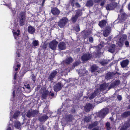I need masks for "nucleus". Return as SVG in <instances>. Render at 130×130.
<instances>
[{"mask_svg":"<svg viewBox=\"0 0 130 130\" xmlns=\"http://www.w3.org/2000/svg\"><path fill=\"white\" fill-rule=\"evenodd\" d=\"M99 69V68L95 64L93 65L91 67V72H94L98 70Z\"/></svg>","mask_w":130,"mask_h":130,"instance_id":"obj_21","label":"nucleus"},{"mask_svg":"<svg viewBox=\"0 0 130 130\" xmlns=\"http://www.w3.org/2000/svg\"><path fill=\"white\" fill-rule=\"evenodd\" d=\"M49 95H51L52 96H53L54 95V94L53 93H52L51 91L50 92Z\"/></svg>","mask_w":130,"mask_h":130,"instance_id":"obj_52","label":"nucleus"},{"mask_svg":"<svg viewBox=\"0 0 130 130\" xmlns=\"http://www.w3.org/2000/svg\"><path fill=\"white\" fill-rule=\"evenodd\" d=\"M7 130H11V128L10 127H8Z\"/></svg>","mask_w":130,"mask_h":130,"instance_id":"obj_62","label":"nucleus"},{"mask_svg":"<svg viewBox=\"0 0 130 130\" xmlns=\"http://www.w3.org/2000/svg\"><path fill=\"white\" fill-rule=\"evenodd\" d=\"M110 123L109 122H108L106 123V125L107 127V129L108 130H109L111 129L110 127Z\"/></svg>","mask_w":130,"mask_h":130,"instance_id":"obj_42","label":"nucleus"},{"mask_svg":"<svg viewBox=\"0 0 130 130\" xmlns=\"http://www.w3.org/2000/svg\"><path fill=\"white\" fill-rule=\"evenodd\" d=\"M26 19L25 12H21L19 17V21L20 26H22L24 25Z\"/></svg>","mask_w":130,"mask_h":130,"instance_id":"obj_1","label":"nucleus"},{"mask_svg":"<svg viewBox=\"0 0 130 130\" xmlns=\"http://www.w3.org/2000/svg\"><path fill=\"white\" fill-rule=\"evenodd\" d=\"M92 56L91 54L88 53H86L82 56L81 58L82 61H85L90 59Z\"/></svg>","mask_w":130,"mask_h":130,"instance_id":"obj_5","label":"nucleus"},{"mask_svg":"<svg viewBox=\"0 0 130 130\" xmlns=\"http://www.w3.org/2000/svg\"><path fill=\"white\" fill-rule=\"evenodd\" d=\"M117 98L119 101H121L122 99V97L121 95H118L117 96Z\"/></svg>","mask_w":130,"mask_h":130,"instance_id":"obj_47","label":"nucleus"},{"mask_svg":"<svg viewBox=\"0 0 130 130\" xmlns=\"http://www.w3.org/2000/svg\"><path fill=\"white\" fill-rule=\"evenodd\" d=\"M123 39H120L119 41L118 42V44L119 46H121L123 45Z\"/></svg>","mask_w":130,"mask_h":130,"instance_id":"obj_29","label":"nucleus"},{"mask_svg":"<svg viewBox=\"0 0 130 130\" xmlns=\"http://www.w3.org/2000/svg\"><path fill=\"white\" fill-rule=\"evenodd\" d=\"M20 31L19 30H17V31L13 32V34L15 39H16L17 37L19 36L20 35Z\"/></svg>","mask_w":130,"mask_h":130,"instance_id":"obj_25","label":"nucleus"},{"mask_svg":"<svg viewBox=\"0 0 130 130\" xmlns=\"http://www.w3.org/2000/svg\"><path fill=\"white\" fill-rule=\"evenodd\" d=\"M114 8L115 6L112 3L107 4L106 7L107 10H109L113 9Z\"/></svg>","mask_w":130,"mask_h":130,"instance_id":"obj_15","label":"nucleus"},{"mask_svg":"<svg viewBox=\"0 0 130 130\" xmlns=\"http://www.w3.org/2000/svg\"><path fill=\"white\" fill-rule=\"evenodd\" d=\"M32 111V117H34L38 113V111L36 110H33Z\"/></svg>","mask_w":130,"mask_h":130,"instance_id":"obj_33","label":"nucleus"},{"mask_svg":"<svg viewBox=\"0 0 130 130\" xmlns=\"http://www.w3.org/2000/svg\"><path fill=\"white\" fill-rule=\"evenodd\" d=\"M112 88H113V87H112L111 86V85H110V86H109V87H108V90H109L110 89H111Z\"/></svg>","mask_w":130,"mask_h":130,"instance_id":"obj_54","label":"nucleus"},{"mask_svg":"<svg viewBox=\"0 0 130 130\" xmlns=\"http://www.w3.org/2000/svg\"><path fill=\"white\" fill-rule=\"evenodd\" d=\"M72 61L73 59L71 57L66 59L64 61V62L67 64H69L70 63L72 62Z\"/></svg>","mask_w":130,"mask_h":130,"instance_id":"obj_23","label":"nucleus"},{"mask_svg":"<svg viewBox=\"0 0 130 130\" xmlns=\"http://www.w3.org/2000/svg\"><path fill=\"white\" fill-rule=\"evenodd\" d=\"M113 88L115 86V85L113 83H112L110 85Z\"/></svg>","mask_w":130,"mask_h":130,"instance_id":"obj_55","label":"nucleus"},{"mask_svg":"<svg viewBox=\"0 0 130 130\" xmlns=\"http://www.w3.org/2000/svg\"><path fill=\"white\" fill-rule=\"evenodd\" d=\"M130 116V111H127L124 112L121 115L122 118H126Z\"/></svg>","mask_w":130,"mask_h":130,"instance_id":"obj_20","label":"nucleus"},{"mask_svg":"<svg viewBox=\"0 0 130 130\" xmlns=\"http://www.w3.org/2000/svg\"><path fill=\"white\" fill-rule=\"evenodd\" d=\"M110 60H104L101 62H100V63L102 65H103L105 64H107Z\"/></svg>","mask_w":130,"mask_h":130,"instance_id":"obj_28","label":"nucleus"},{"mask_svg":"<svg viewBox=\"0 0 130 130\" xmlns=\"http://www.w3.org/2000/svg\"><path fill=\"white\" fill-rule=\"evenodd\" d=\"M28 31L29 33L33 34L34 33L35 29L33 27L30 26L28 27Z\"/></svg>","mask_w":130,"mask_h":130,"instance_id":"obj_17","label":"nucleus"},{"mask_svg":"<svg viewBox=\"0 0 130 130\" xmlns=\"http://www.w3.org/2000/svg\"><path fill=\"white\" fill-rule=\"evenodd\" d=\"M91 118L90 117H85L84 119V121L86 122H88L90 121Z\"/></svg>","mask_w":130,"mask_h":130,"instance_id":"obj_32","label":"nucleus"},{"mask_svg":"<svg viewBox=\"0 0 130 130\" xmlns=\"http://www.w3.org/2000/svg\"><path fill=\"white\" fill-rule=\"evenodd\" d=\"M93 126L95 127L98 125V122L97 121H95L92 123Z\"/></svg>","mask_w":130,"mask_h":130,"instance_id":"obj_45","label":"nucleus"},{"mask_svg":"<svg viewBox=\"0 0 130 130\" xmlns=\"http://www.w3.org/2000/svg\"><path fill=\"white\" fill-rule=\"evenodd\" d=\"M100 49H101L102 47V45L101 44H100L98 46V47Z\"/></svg>","mask_w":130,"mask_h":130,"instance_id":"obj_58","label":"nucleus"},{"mask_svg":"<svg viewBox=\"0 0 130 130\" xmlns=\"http://www.w3.org/2000/svg\"><path fill=\"white\" fill-rule=\"evenodd\" d=\"M31 76L32 79L34 82H35L36 79V76H35L33 74H32Z\"/></svg>","mask_w":130,"mask_h":130,"instance_id":"obj_43","label":"nucleus"},{"mask_svg":"<svg viewBox=\"0 0 130 130\" xmlns=\"http://www.w3.org/2000/svg\"><path fill=\"white\" fill-rule=\"evenodd\" d=\"M74 29L76 32H78L80 31V29L79 25H77L74 28Z\"/></svg>","mask_w":130,"mask_h":130,"instance_id":"obj_35","label":"nucleus"},{"mask_svg":"<svg viewBox=\"0 0 130 130\" xmlns=\"http://www.w3.org/2000/svg\"><path fill=\"white\" fill-rule=\"evenodd\" d=\"M92 130H99V128L98 127H96L93 128Z\"/></svg>","mask_w":130,"mask_h":130,"instance_id":"obj_56","label":"nucleus"},{"mask_svg":"<svg viewBox=\"0 0 130 130\" xmlns=\"http://www.w3.org/2000/svg\"><path fill=\"white\" fill-rule=\"evenodd\" d=\"M82 10L80 9H78L77 10L75 15L76 16H77L78 17L80 16L82 14Z\"/></svg>","mask_w":130,"mask_h":130,"instance_id":"obj_30","label":"nucleus"},{"mask_svg":"<svg viewBox=\"0 0 130 130\" xmlns=\"http://www.w3.org/2000/svg\"><path fill=\"white\" fill-rule=\"evenodd\" d=\"M48 91L47 90H46L43 92L42 96V97L43 99H45L46 97Z\"/></svg>","mask_w":130,"mask_h":130,"instance_id":"obj_24","label":"nucleus"},{"mask_svg":"<svg viewBox=\"0 0 130 130\" xmlns=\"http://www.w3.org/2000/svg\"><path fill=\"white\" fill-rule=\"evenodd\" d=\"M21 125L20 122L18 121H17L15 122V126L17 128H19L20 127Z\"/></svg>","mask_w":130,"mask_h":130,"instance_id":"obj_31","label":"nucleus"},{"mask_svg":"<svg viewBox=\"0 0 130 130\" xmlns=\"http://www.w3.org/2000/svg\"><path fill=\"white\" fill-rule=\"evenodd\" d=\"M126 14L125 13H123L121 15V19L123 20H124L126 18Z\"/></svg>","mask_w":130,"mask_h":130,"instance_id":"obj_39","label":"nucleus"},{"mask_svg":"<svg viewBox=\"0 0 130 130\" xmlns=\"http://www.w3.org/2000/svg\"><path fill=\"white\" fill-rule=\"evenodd\" d=\"M105 2L104 1H103L101 2V3L100 5L102 6H103L105 4Z\"/></svg>","mask_w":130,"mask_h":130,"instance_id":"obj_53","label":"nucleus"},{"mask_svg":"<svg viewBox=\"0 0 130 130\" xmlns=\"http://www.w3.org/2000/svg\"><path fill=\"white\" fill-rule=\"evenodd\" d=\"M51 12L53 15H58L60 13V11L56 7L53 8L51 10Z\"/></svg>","mask_w":130,"mask_h":130,"instance_id":"obj_12","label":"nucleus"},{"mask_svg":"<svg viewBox=\"0 0 130 130\" xmlns=\"http://www.w3.org/2000/svg\"><path fill=\"white\" fill-rule=\"evenodd\" d=\"M63 86V84L60 82H58L54 86V90L55 91L57 92L61 90Z\"/></svg>","mask_w":130,"mask_h":130,"instance_id":"obj_4","label":"nucleus"},{"mask_svg":"<svg viewBox=\"0 0 130 130\" xmlns=\"http://www.w3.org/2000/svg\"><path fill=\"white\" fill-rule=\"evenodd\" d=\"M128 8L129 10H130V3L128 5Z\"/></svg>","mask_w":130,"mask_h":130,"instance_id":"obj_59","label":"nucleus"},{"mask_svg":"<svg viewBox=\"0 0 130 130\" xmlns=\"http://www.w3.org/2000/svg\"><path fill=\"white\" fill-rule=\"evenodd\" d=\"M48 118V117L47 116L45 115L41 116L39 118L38 120L42 122L46 121Z\"/></svg>","mask_w":130,"mask_h":130,"instance_id":"obj_22","label":"nucleus"},{"mask_svg":"<svg viewBox=\"0 0 130 130\" xmlns=\"http://www.w3.org/2000/svg\"><path fill=\"white\" fill-rule=\"evenodd\" d=\"M33 46L36 47L38 46L39 45V41L38 40H34L32 43Z\"/></svg>","mask_w":130,"mask_h":130,"instance_id":"obj_27","label":"nucleus"},{"mask_svg":"<svg viewBox=\"0 0 130 130\" xmlns=\"http://www.w3.org/2000/svg\"><path fill=\"white\" fill-rule=\"evenodd\" d=\"M58 42L56 40H53L52 41L50 42L49 46L50 48L53 50H55L56 47Z\"/></svg>","mask_w":130,"mask_h":130,"instance_id":"obj_6","label":"nucleus"},{"mask_svg":"<svg viewBox=\"0 0 130 130\" xmlns=\"http://www.w3.org/2000/svg\"><path fill=\"white\" fill-rule=\"evenodd\" d=\"M110 33V29L109 28H107L104 31L103 35L105 37H106L109 35Z\"/></svg>","mask_w":130,"mask_h":130,"instance_id":"obj_19","label":"nucleus"},{"mask_svg":"<svg viewBox=\"0 0 130 130\" xmlns=\"http://www.w3.org/2000/svg\"><path fill=\"white\" fill-rule=\"evenodd\" d=\"M120 82V81L119 80H116L115 82H113L115 86L118 85L119 84Z\"/></svg>","mask_w":130,"mask_h":130,"instance_id":"obj_41","label":"nucleus"},{"mask_svg":"<svg viewBox=\"0 0 130 130\" xmlns=\"http://www.w3.org/2000/svg\"><path fill=\"white\" fill-rule=\"evenodd\" d=\"M68 19L66 18L63 17L60 20L58 24L60 28L63 27L68 22Z\"/></svg>","mask_w":130,"mask_h":130,"instance_id":"obj_3","label":"nucleus"},{"mask_svg":"<svg viewBox=\"0 0 130 130\" xmlns=\"http://www.w3.org/2000/svg\"><path fill=\"white\" fill-rule=\"evenodd\" d=\"M129 62V60L128 59L123 60L120 62V64L121 67L123 68L125 67L128 64Z\"/></svg>","mask_w":130,"mask_h":130,"instance_id":"obj_11","label":"nucleus"},{"mask_svg":"<svg viewBox=\"0 0 130 130\" xmlns=\"http://www.w3.org/2000/svg\"><path fill=\"white\" fill-rule=\"evenodd\" d=\"M45 0H43V2L42 3V6L44 4Z\"/></svg>","mask_w":130,"mask_h":130,"instance_id":"obj_61","label":"nucleus"},{"mask_svg":"<svg viewBox=\"0 0 130 130\" xmlns=\"http://www.w3.org/2000/svg\"><path fill=\"white\" fill-rule=\"evenodd\" d=\"M80 62L79 60H78L76 61L73 64V66L74 67L78 66L80 64Z\"/></svg>","mask_w":130,"mask_h":130,"instance_id":"obj_40","label":"nucleus"},{"mask_svg":"<svg viewBox=\"0 0 130 130\" xmlns=\"http://www.w3.org/2000/svg\"><path fill=\"white\" fill-rule=\"evenodd\" d=\"M20 113V112L19 111H17L14 114L13 118L15 119L16 118L19 116Z\"/></svg>","mask_w":130,"mask_h":130,"instance_id":"obj_37","label":"nucleus"},{"mask_svg":"<svg viewBox=\"0 0 130 130\" xmlns=\"http://www.w3.org/2000/svg\"><path fill=\"white\" fill-rule=\"evenodd\" d=\"M75 5L76 6V7L78 8H80L81 7L80 5L77 2H76L75 4Z\"/></svg>","mask_w":130,"mask_h":130,"instance_id":"obj_46","label":"nucleus"},{"mask_svg":"<svg viewBox=\"0 0 130 130\" xmlns=\"http://www.w3.org/2000/svg\"><path fill=\"white\" fill-rule=\"evenodd\" d=\"M78 18V17L76 16L75 15L73 16L71 18V20L72 22L73 23L75 22L76 21Z\"/></svg>","mask_w":130,"mask_h":130,"instance_id":"obj_36","label":"nucleus"},{"mask_svg":"<svg viewBox=\"0 0 130 130\" xmlns=\"http://www.w3.org/2000/svg\"><path fill=\"white\" fill-rule=\"evenodd\" d=\"M107 23L106 21L105 20H103L99 22V25L101 28H103L105 26Z\"/></svg>","mask_w":130,"mask_h":130,"instance_id":"obj_16","label":"nucleus"},{"mask_svg":"<svg viewBox=\"0 0 130 130\" xmlns=\"http://www.w3.org/2000/svg\"><path fill=\"white\" fill-rule=\"evenodd\" d=\"M108 85V84H106V83H104L100 85L99 89L100 91H103L105 90Z\"/></svg>","mask_w":130,"mask_h":130,"instance_id":"obj_9","label":"nucleus"},{"mask_svg":"<svg viewBox=\"0 0 130 130\" xmlns=\"http://www.w3.org/2000/svg\"><path fill=\"white\" fill-rule=\"evenodd\" d=\"M89 40L90 42L92 43L93 41V39L92 37H91L89 38Z\"/></svg>","mask_w":130,"mask_h":130,"instance_id":"obj_48","label":"nucleus"},{"mask_svg":"<svg viewBox=\"0 0 130 130\" xmlns=\"http://www.w3.org/2000/svg\"><path fill=\"white\" fill-rule=\"evenodd\" d=\"M98 93L97 91H95L89 97V98L90 100H91L94 98L96 95Z\"/></svg>","mask_w":130,"mask_h":130,"instance_id":"obj_26","label":"nucleus"},{"mask_svg":"<svg viewBox=\"0 0 130 130\" xmlns=\"http://www.w3.org/2000/svg\"><path fill=\"white\" fill-rule=\"evenodd\" d=\"M93 127H94L93 126L92 124H91L89 125L88 126V128L89 129H90L92 128H93Z\"/></svg>","mask_w":130,"mask_h":130,"instance_id":"obj_50","label":"nucleus"},{"mask_svg":"<svg viewBox=\"0 0 130 130\" xmlns=\"http://www.w3.org/2000/svg\"><path fill=\"white\" fill-rule=\"evenodd\" d=\"M47 47V45L46 44H44L42 48L43 50H45Z\"/></svg>","mask_w":130,"mask_h":130,"instance_id":"obj_44","label":"nucleus"},{"mask_svg":"<svg viewBox=\"0 0 130 130\" xmlns=\"http://www.w3.org/2000/svg\"><path fill=\"white\" fill-rule=\"evenodd\" d=\"M116 45L114 44L111 45L108 49V51L111 53H113L115 52Z\"/></svg>","mask_w":130,"mask_h":130,"instance_id":"obj_14","label":"nucleus"},{"mask_svg":"<svg viewBox=\"0 0 130 130\" xmlns=\"http://www.w3.org/2000/svg\"><path fill=\"white\" fill-rule=\"evenodd\" d=\"M109 112V110L108 109L103 108L98 112V116L101 118H104Z\"/></svg>","mask_w":130,"mask_h":130,"instance_id":"obj_2","label":"nucleus"},{"mask_svg":"<svg viewBox=\"0 0 130 130\" xmlns=\"http://www.w3.org/2000/svg\"><path fill=\"white\" fill-rule=\"evenodd\" d=\"M94 4L93 1L92 0H88L86 2L85 5L88 7H90L92 6Z\"/></svg>","mask_w":130,"mask_h":130,"instance_id":"obj_18","label":"nucleus"},{"mask_svg":"<svg viewBox=\"0 0 130 130\" xmlns=\"http://www.w3.org/2000/svg\"><path fill=\"white\" fill-rule=\"evenodd\" d=\"M16 74H17L16 73L15 74L14 77V79H16Z\"/></svg>","mask_w":130,"mask_h":130,"instance_id":"obj_60","label":"nucleus"},{"mask_svg":"<svg viewBox=\"0 0 130 130\" xmlns=\"http://www.w3.org/2000/svg\"><path fill=\"white\" fill-rule=\"evenodd\" d=\"M128 108L129 109H130V105L128 106Z\"/></svg>","mask_w":130,"mask_h":130,"instance_id":"obj_64","label":"nucleus"},{"mask_svg":"<svg viewBox=\"0 0 130 130\" xmlns=\"http://www.w3.org/2000/svg\"><path fill=\"white\" fill-rule=\"evenodd\" d=\"M77 0H70L69 3L71 4L72 7H74L75 6V4L76 3Z\"/></svg>","mask_w":130,"mask_h":130,"instance_id":"obj_34","label":"nucleus"},{"mask_svg":"<svg viewBox=\"0 0 130 130\" xmlns=\"http://www.w3.org/2000/svg\"><path fill=\"white\" fill-rule=\"evenodd\" d=\"M58 48L60 50H63L66 48V46L64 42H61L59 43L58 46Z\"/></svg>","mask_w":130,"mask_h":130,"instance_id":"obj_8","label":"nucleus"},{"mask_svg":"<svg viewBox=\"0 0 130 130\" xmlns=\"http://www.w3.org/2000/svg\"><path fill=\"white\" fill-rule=\"evenodd\" d=\"M93 107L92 105L90 103H87L84 107V108L86 111H89L90 110L92 109Z\"/></svg>","mask_w":130,"mask_h":130,"instance_id":"obj_13","label":"nucleus"},{"mask_svg":"<svg viewBox=\"0 0 130 130\" xmlns=\"http://www.w3.org/2000/svg\"><path fill=\"white\" fill-rule=\"evenodd\" d=\"M58 72L56 70H54L52 71L48 79L50 81L53 80V78L56 76Z\"/></svg>","mask_w":130,"mask_h":130,"instance_id":"obj_7","label":"nucleus"},{"mask_svg":"<svg viewBox=\"0 0 130 130\" xmlns=\"http://www.w3.org/2000/svg\"><path fill=\"white\" fill-rule=\"evenodd\" d=\"M126 128L124 127H122L121 128L120 130H126Z\"/></svg>","mask_w":130,"mask_h":130,"instance_id":"obj_57","label":"nucleus"},{"mask_svg":"<svg viewBox=\"0 0 130 130\" xmlns=\"http://www.w3.org/2000/svg\"><path fill=\"white\" fill-rule=\"evenodd\" d=\"M115 74V73L113 72H108L107 73L105 76V78L107 80L111 79Z\"/></svg>","mask_w":130,"mask_h":130,"instance_id":"obj_10","label":"nucleus"},{"mask_svg":"<svg viewBox=\"0 0 130 130\" xmlns=\"http://www.w3.org/2000/svg\"><path fill=\"white\" fill-rule=\"evenodd\" d=\"M32 111H28L27 113L26 116L28 118H30L31 116L32 117Z\"/></svg>","mask_w":130,"mask_h":130,"instance_id":"obj_38","label":"nucleus"},{"mask_svg":"<svg viewBox=\"0 0 130 130\" xmlns=\"http://www.w3.org/2000/svg\"><path fill=\"white\" fill-rule=\"evenodd\" d=\"M17 68H19L20 67V64H17Z\"/></svg>","mask_w":130,"mask_h":130,"instance_id":"obj_63","label":"nucleus"},{"mask_svg":"<svg viewBox=\"0 0 130 130\" xmlns=\"http://www.w3.org/2000/svg\"><path fill=\"white\" fill-rule=\"evenodd\" d=\"M25 87L26 88H27V89H29L30 88V86L28 84L27 85H26Z\"/></svg>","mask_w":130,"mask_h":130,"instance_id":"obj_51","label":"nucleus"},{"mask_svg":"<svg viewBox=\"0 0 130 130\" xmlns=\"http://www.w3.org/2000/svg\"><path fill=\"white\" fill-rule=\"evenodd\" d=\"M125 45L126 46V47H128L129 46V43L127 41H126L125 42Z\"/></svg>","mask_w":130,"mask_h":130,"instance_id":"obj_49","label":"nucleus"}]
</instances>
